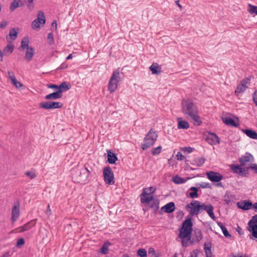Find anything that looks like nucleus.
Returning <instances> with one entry per match:
<instances>
[{
  "mask_svg": "<svg viewBox=\"0 0 257 257\" xmlns=\"http://www.w3.org/2000/svg\"><path fill=\"white\" fill-rule=\"evenodd\" d=\"M217 225L220 227L221 229L222 232L224 235L226 237H230L231 235L229 234L226 228L223 225V224L220 222H217Z\"/></svg>",
  "mask_w": 257,
  "mask_h": 257,
  "instance_id": "nucleus-36",
  "label": "nucleus"
},
{
  "mask_svg": "<svg viewBox=\"0 0 257 257\" xmlns=\"http://www.w3.org/2000/svg\"><path fill=\"white\" fill-rule=\"evenodd\" d=\"M34 0H24V2L30 11H32L34 8Z\"/></svg>",
  "mask_w": 257,
  "mask_h": 257,
  "instance_id": "nucleus-44",
  "label": "nucleus"
},
{
  "mask_svg": "<svg viewBox=\"0 0 257 257\" xmlns=\"http://www.w3.org/2000/svg\"><path fill=\"white\" fill-rule=\"evenodd\" d=\"M253 156L250 153H246V155L242 156L239 159L241 166H245L246 163L253 161Z\"/></svg>",
  "mask_w": 257,
  "mask_h": 257,
  "instance_id": "nucleus-20",
  "label": "nucleus"
},
{
  "mask_svg": "<svg viewBox=\"0 0 257 257\" xmlns=\"http://www.w3.org/2000/svg\"><path fill=\"white\" fill-rule=\"evenodd\" d=\"M248 11L251 15H257V6H253L251 4H248Z\"/></svg>",
  "mask_w": 257,
  "mask_h": 257,
  "instance_id": "nucleus-41",
  "label": "nucleus"
},
{
  "mask_svg": "<svg viewBox=\"0 0 257 257\" xmlns=\"http://www.w3.org/2000/svg\"><path fill=\"white\" fill-rule=\"evenodd\" d=\"M178 121V128L179 129H187L189 127V123L186 120H183L181 117L177 119Z\"/></svg>",
  "mask_w": 257,
  "mask_h": 257,
  "instance_id": "nucleus-24",
  "label": "nucleus"
},
{
  "mask_svg": "<svg viewBox=\"0 0 257 257\" xmlns=\"http://www.w3.org/2000/svg\"><path fill=\"white\" fill-rule=\"evenodd\" d=\"M158 134L154 128H151L144 139V144L141 145V148L146 150L151 147L156 142Z\"/></svg>",
  "mask_w": 257,
  "mask_h": 257,
  "instance_id": "nucleus-4",
  "label": "nucleus"
},
{
  "mask_svg": "<svg viewBox=\"0 0 257 257\" xmlns=\"http://www.w3.org/2000/svg\"><path fill=\"white\" fill-rule=\"evenodd\" d=\"M243 166L238 165H232L230 166L231 169L235 173L239 174L242 177H247L249 175V167L243 168Z\"/></svg>",
  "mask_w": 257,
  "mask_h": 257,
  "instance_id": "nucleus-11",
  "label": "nucleus"
},
{
  "mask_svg": "<svg viewBox=\"0 0 257 257\" xmlns=\"http://www.w3.org/2000/svg\"><path fill=\"white\" fill-rule=\"evenodd\" d=\"M110 244L109 242H105L101 246V252L104 254L108 253V246Z\"/></svg>",
  "mask_w": 257,
  "mask_h": 257,
  "instance_id": "nucleus-43",
  "label": "nucleus"
},
{
  "mask_svg": "<svg viewBox=\"0 0 257 257\" xmlns=\"http://www.w3.org/2000/svg\"><path fill=\"white\" fill-rule=\"evenodd\" d=\"M72 178L74 182L85 184L87 181V173L82 168H74L71 170Z\"/></svg>",
  "mask_w": 257,
  "mask_h": 257,
  "instance_id": "nucleus-3",
  "label": "nucleus"
},
{
  "mask_svg": "<svg viewBox=\"0 0 257 257\" xmlns=\"http://www.w3.org/2000/svg\"><path fill=\"white\" fill-rule=\"evenodd\" d=\"M159 202L158 200H155L153 203L150 205V208H154L157 211L159 208Z\"/></svg>",
  "mask_w": 257,
  "mask_h": 257,
  "instance_id": "nucleus-48",
  "label": "nucleus"
},
{
  "mask_svg": "<svg viewBox=\"0 0 257 257\" xmlns=\"http://www.w3.org/2000/svg\"><path fill=\"white\" fill-rule=\"evenodd\" d=\"M199 207L200 211L201 212L202 210H206L207 207H208V205H205L204 203H202V204L200 203V204H199Z\"/></svg>",
  "mask_w": 257,
  "mask_h": 257,
  "instance_id": "nucleus-59",
  "label": "nucleus"
},
{
  "mask_svg": "<svg viewBox=\"0 0 257 257\" xmlns=\"http://www.w3.org/2000/svg\"><path fill=\"white\" fill-rule=\"evenodd\" d=\"M63 104L60 102L45 101L39 103V108L45 109L60 108Z\"/></svg>",
  "mask_w": 257,
  "mask_h": 257,
  "instance_id": "nucleus-9",
  "label": "nucleus"
},
{
  "mask_svg": "<svg viewBox=\"0 0 257 257\" xmlns=\"http://www.w3.org/2000/svg\"><path fill=\"white\" fill-rule=\"evenodd\" d=\"M29 39L28 37H24L21 42V45L20 47H21L22 49H25L26 48L27 49L28 48H30L29 47Z\"/></svg>",
  "mask_w": 257,
  "mask_h": 257,
  "instance_id": "nucleus-39",
  "label": "nucleus"
},
{
  "mask_svg": "<svg viewBox=\"0 0 257 257\" xmlns=\"http://www.w3.org/2000/svg\"><path fill=\"white\" fill-rule=\"evenodd\" d=\"M25 174L27 176L30 177L31 179H34L36 177V175L33 171H27L25 172Z\"/></svg>",
  "mask_w": 257,
  "mask_h": 257,
  "instance_id": "nucleus-50",
  "label": "nucleus"
},
{
  "mask_svg": "<svg viewBox=\"0 0 257 257\" xmlns=\"http://www.w3.org/2000/svg\"><path fill=\"white\" fill-rule=\"evenodd\" d=\"M18 32L16 30L15 28H12L10 30L9 36H6V39L8 42H10V39L12 40H15L18 36Z\"/></svg>",
  "mask_w": 257,
  "mask_h": 257,
  "instance_id": "nucleus-26",
  "label": "nucleus"
},
{
  "mask_svg": "<svg viewBox=\"0 0 257 257\" xmlns=\"http://www.w3.org/2000/svg\"><path fill=\"white\" fill-rule=\"evenodd\" d=\"M48 87L50 88H54L55 89L59 90V85L54 84L49 85Z\"/></svg>",
  "mask_w": 257,
  "mask_h": 257,
  "instance_id": "nucleus-64",
  "label": "nucleus"
},
{
  "mask_svg": "<svg viewBox=\"0 0 257 257\" xmlns=\"http://www.w3.org/2000/svg\"><path fill=\"white\" fill-rule=\"evenodd\" d=\"M182 150L184 152H187L188 153H190L193 152V151L194 150V148L188 147L183 148Z\"/></svg>",
  "mask_w": 257,
  "mask_h": 257,
  "instance_id": "nucleus-57",
  "label": "nucleus"
},
{
  "mask_svg": "<svg viewBox=\"0 0 257 257\" xmlns=\"http://www.w3.org/2000/svg\"><path fill=\"white\" fill-rule=\"evenodd\" d=\"M47 39L49 40V44L51 45L54 43V40L53 38V35L52 33H49L48 34Z\"/></svg>",
  "mask_w": 257,
  "mask_h": 257,
  "instance_id": "nucleus-51",
  "label": "nucleus"
},
{
  "mask_svg": "<svg viewBox=\"0 0 257 257\" xmlns=\"http://www.w3.org/2000/svg\"><path fill=\"white\" fill-rule=\"evenodd\" d=\"M198 113L193 114L189 117V119H192L194 120L195 125H200L202 123V121L200 120V117L198 114Z\"/></svg>",
  "mask_w": 257,
  "mask_h": 257,
  "instance_id": "nucleus-35",
  "label": "nucleus"
},
{
  "mask_svg": "<svg viewBox=\"0 0 257 257\" xmlns=\"http://www.w3.org/2000/svg\"><path fill=\"white\" fill-rule=\"evenodd\" d=\"M243 132L248 137L252 139H257V133L251 129H245L242 130Z\"/></svg>",
  "mask_w": 257,
  "mask_h": 257,
  "instance_id": "nucleus-28",
  "label": "nucleus"
},
{
  "mask_svg": "<svg viewBox=\"0 0 257 257\" xmlns=\"http://www.w3.org/2000/svg\"><path fill=\"white\" fill-rule=\"evenodd\" d=\"M117 160V157L110 150L107 151V162L110 164H113Z\"/></svg>",
  "mask_w": 257,
  "mask_h": 257,
  "instance_id": "nucleus-27",
  "label": "nucleus"
},
{
  "mask_svg": "<svg viewBox=\"0 0 257 257\" xmlns=\"http://www.w3.org/2000/svg\"><path fill=\"white\" fill-rule=\"evenodd\" d=\"M8 25V22L7 21H3L0 24V28L2 29H5Z\"/></svg>",
  "mask_w": 257,
  "mask_h": 257,
  "instance_id": "nucleus-62",
  "label": "nucleus"
},
{
  "mask_svg": "<svg viewBox=\"0 0 257 257\" xmlns=\"http://www.w3.org/2000/svg\"><path fill=\"white\" fill-rule=\"evenodd\" d=\"M172 181L173 182L177 184H182L185 183L186 181L184 178L178 176H176L173 177Z\"/></svg>",
  "mask_w": 257,
  "mask_h": 257,
  "instance_id": "nucleus-40",
  "label": "nucleus"
},
{
  "mask_svg": "<svg viewBox=\"0 0 257 257\" xmlns=\"http://www.w3.org/2000/svg\"><path fill=\"white\" fill-rule=\"evenodd\" d=\"M14 46L13 44H8L4 49V52L9 53L10 54L12 53L14 51Z\"/></svg>",
  "mask_w": 257,
  "mask_h": 257,
  "instance_id": "nucleus-45",
  "label": "nucleus"
},
{
  "mask_svg": "<svg viewBox=\"0 0 257 257\" xmlns=\"http://www.w3.org/2000/svg\"><path fill=\"white\" fill-rule=\"evenodd\" d=\"M181 244L183 247H187L189 245H192L195 243H198V241H197L195 238H194L191 235H190V237H186L185 238H181Z\"/></svg>",
  "mask_w": 257,
  "mask_h": 257,
  "instance_id": "nucleus-17",
  "label": "nucleus"
},
{
  "mask_svg": "<svg viewBox=\"0 0 257 257\" xmlns=\"http://www.w3.org/2000/svg\"><path fill=\"white\" fill-rule=\"evenodd\" d=\"M209 246H208L206 243H204V250L205 252L206 256L208 257L209 256H212V253L211 251V243H209Z\"/></svg>",
  "mask_w": 257,
  "mask_h": 257,
  "instance_id": "nucleus-38",
  "label": "nucleus"
},
{
  "mask_svg": "<svg viewBox=\"0 0 257 257\" xmlns=\"http://www.w3.org/2000/svg\"><path fill=\"white\" fill-rule=\"evenodd\" d=\"M62 97L61 91H57L45 96V98L47 100H55Z\"/></svg>",
  "mask_w": 257,
  "mask_h": 257,
  "instance_id": "nucleus-21",
  "label": "nucleus"
},
{
  "mask_svg": "<svg viewBox=\"0 0 257 257\" xmlns=\"http://www.w3.org/2000/svg\"><path fill=\"white\" fill-rule=\"evenodd\" d=\"M253 101L256 106H257V89L252 94Z\"/></svg>",
  "mask_w": 257,
  "mask_h": 257,
  "instance_id": "nucleus-58",
  "label": "nucleus"
},
{
  "mask_svg": "<svg viewBox=\"0 0 257 257\" xmlns=\"http://www.w3.org/2000/svg\"><path fill=\"white\" fill-rule=\"evenodd\" d=\"M162 150V147L159 146L157 148L153 149L152 151V154L153 156H156L159 155Z\"/></svg>",
  "mask_w": 257,
  "mask_h": 257,
  "instance_id": "nucleus-47",
  "label": "nucleus"
},
{
  "mask_svg": "<svg viewBox=\"0 0 257 257\" xmlns=\"http://www.w3.org/2000/svg\"><path fill=\"white\" fill-rule=\"evenodd\" d=\"M249 81V79L247 78H245L241 80L240 84L237 86L235 90V93L236 95H238L239 93L243 92L247 88L246 84Z\"/></svg>",
  "mask_w": 257,
  "mask_h": 257,
  "instance_id": "nucleus-14",
  "label": "nucleus"
},
{
  "mask_svg": "<svg viewBox=\"0 0 257 257\" xmlns=\"http://www.w3.org/2000/svg\"><path fill=\"white\" fill-rule=\"evenodd\" d=\"M247 230L251 233L250 239L257 238V214L254 215L247 223Z\"/></svg>",
  "mask_w": 257,
  "mask_h": 257,
  "instance_id": "nucleus-6",
  "label": "nucleus"
},
{
  "mask_svg": "<svg viewBox=\"0 0 257 257\" xmlns=\"http://www.w3.org/2000/svg\"><path fill=\"white\" fill-rule=\"evenodd\" d=\"M189 190L191 191L192 192L189 193V197L191 198H197L199 196V195L198 194V189L197 188L195 187H191Z\"/></svg>",
  "mask_w": 257,
  "mask_h": 257,
  "instance_id": "nucleus-34",
  "label": "nucleus"
},
{
  "mask_svg": "<svg viewBox=\"0 0 257 257\" xmlns=\"http://www.w3.org/2000/svg\"><path fill=\"white\" fill-rule=\"evenodd\" d=\"M20 7L19 2L18 0H14L11 4L10 10L11 11H14L16 9Z\"/></svg>",
  "mask_w": 257,
  "mask_h": 257,
  "instance_id": "nucleus-42",
  "label": "nucleus"
},
{
  "mask_svg": "<svg viewBox=\"0 0 257 257\" xmlns=\"http://www.w3.org/2000/svg\"><path fill=\"white\" fill-rule=\"evenodd\" d=\"M120 79L119 71L118 69L115 70L113 71L108 82V90L110 92H113L116 89Z\"/></svg>",
  "mask_w": 257,
  "mask_h": 257,
  "instance_id": "nucleus-5",
  "label": "nucleus"
},
{
  "mask_svg": "<svg viewBox=\"0 0 257 257\" xmlns=\"http://www.w3.org/2000/svg\"><path fill=\"white\" fill-rule=\"evenodd\" d=\"M83 169H85V170L86 171L87 173V179L88 178L89 175L90 174L91 172L92 171V168L90 167V168H88L86 165H85L84 167H82Z\"/></svg>",
  "mask_w": 257,
  "mask_h": 257,
  "instance_id": "nucleus-52",
  "label": "nucleus"
},
{
  "mask_svg": "<svg viewBox=\"0 0 257 257\" xmlns=\"http://www.w3.org/2000/svg\"><path fill=\"white\" fill-rule=\"evenodd\" d=\"M46 22L45 16L44 13L40 11L37 14V18L34 20L32 23V27L33 29L40 27V25H44Z\"/></svg>",
  "mask_w": 257,
  "mask_h": 257,
  "instance_id": "nucleus-10",
  "label": "nucleus"
},
{
  "mask_svg": "<svg viewBox=\"0 0 257 257\" xmlns=\"http://www.w3.org/2000/svg\"><path fill=\"white\" fill-rule=\"evenodd\" d=\"M182 111L186 117L189 119V117L198 113L197 106L190 99H183L181 102Z\"/></svg>",
  "mask_w": 257,
  "mask_h": 257,
  "instance_id": "nucleus-2",
  "label": "nucleus"
},
{
  "mask_svg": "<svg viewBox=\"0 0 257 257\" xmlns=\"http://www.w3.org/2000/svg\"><path fill=\"white\" fill-rule=\"evenodd\" d=\"M193 222L190 216H187L185 220L183 222L181 227L179 228L178 237L180 238H185L190 237L193 230Z\"/></svg>",
  "mask_w": 257,
  "mask_h": 257,
  "instance_id": "nucleus-1",
  "label": "nucleus"
},
{
  "mask_svg": "<svg viewBox=\"0 0 257 257\" xmlns=\"http://www.w3.org/2000/svg\"><path fill=\"white\" fill-rule=\"evenodd\" d=\"M200 251L198 249H194L191 253L189 257H198V254Z\"/></svg>",
  "mask_w": 257,
  "mask_h": 257,
  "instance_id": "nucleus-53",
  "label": "nucleus"
},
{
  "mask_svg": "<svg viewBox=\"0 0 257 257\" xmlns=\"http://www.w3.org/2000/svg\"><path fill=\"white\" fill-rule=\"evenodd\" d=\"M236 230L238 232V233L239 235L243 234L244 232L240 226H237V227L236 229Z\"/></svg>",
  "mask_w": 257,
  "mask_h": 257,
  "instance_id": "nucleus-63",
  "label": "nucleus"
},
{
  "mask_svg": "<svg viewBox=\"0 0 257 257\" xmlns=\"http://www.w3.org/2000/svg\"><path fill=\"white\" fill-rule=\"evenodd\" d=\"M149 195L148 192L145 190H143L142 194L140 195L141 202L143 204H147L149 203L151 201L153 200L154 198L153 196H147Z\"/></svg>",
  "mask_w": 257,
  "mask_h": 257,
  "instance_id": "nucleus-18",
  "label": "nucleus"
},
{
  "mask_svg": "<svg viewBox=\"0 0 257 257\" xmlns=\"http://www.w3.org/2000/svg\"><path fill=\"white\" fill-rule=\"evenodd\" d=\"M197 186H198L199 188H211V185L209 183H202L201 184L199 183L197 184Z\"/></svg>",
  "mask_w": 257,
  "mask_h": 257,
  "instance_id": "nucleus-49",
  "label": "nucleus"
},
{
  "mask_svg": "<svg viewBox=\"0 0 257 257\" xmlns=\"http://www.w3.org/2000/svg\"><path fill=\"white\" fill-rule=\"evenodd\" d=\"M236 205L238 208L243 210H248L251 208L252 202L250 200H244L238 202Z\"/></svg>",
  "mask_w": 257,
  "mask_h": 257,
  "instance_id": "nucleus-16",
  "label": "nucleus"
},
{
  "mask_svg": "<svg viewBox=\"0 0 257 257\" xmlns=\"http://www.w3.org/2000/svg\"><path fill=\"white\" fill-rule=\"evenodd\" d=\"M249 168L250 169L253 171L254 173L255 174H257V164L253 163L251 164L249 166Z\"/></svg>",
  "mask_w": 257,
  "mask_h": 257,
  "instance_id": "nucleus-56",
  "label": "nucleus"
},
{
  "mask_svg": "<svg viewBox=\"0 0 257 257\" xmlns=\"http://www.w3.org/2000/svg\"><path fill=\"white\" fill-rule=\"evenodd\" d=\"M222 121L227 125L237 127L239 125L238 123L236 122L233 119L229 117H222Z\"/></svg>",
  "mask_w": 257,
  "mask_h": 257,
  "instance_id": "nucleus-23",
  "label": "nucleus"
},
{
  "mask_svg": "<svg viewBox=\"0 0 257 257\" xmlns=\"http://www.w3.org/2000/svg\"><path fill=\"white\" fill-rule=\"evenodd\" d=\"M137 254L140 257H146L147 255V251L145 248H140L137 251Z\"/></svg>",
  "mask_w": 257,
  "mask_h": 257,
  "instance_id": "nucleus-46",
  "label": "nucleus"
},
{
  "mask_svg": "<svg viewBox=\"0 0 257 257\" xmlns=\"http://www.w3.org/2000/svg\"><path fill=\"white\" fill-rule=\"evenodd\" d=\"M143 190H145L146 191H147L148 192V194L150 195V194H153L155 192L156 188H154L153 187H150L149 188L144 189Z\"/></svg>",
  "mask_w": 257,
  "mask_h": 257,
  "instance_id": "nucleus-54",
  "label": "nucleus"
},
{
  "mask_svg": "<svg viewBox=\"0 0 257 257\" xmlns=\"http://www.w3.org/2000/svg\"><path fill=\"white\" fill-rule=\"evenodd\" d=\"M192 237L195 238L197 241L199 242L203 237L202 231L200 229L196 228L194 230V233L192 235Z\"/></svg>",
  "mask_w": 257,
  "mask_h": 257,
  "instance_id": "nucleus-29",
  "label": "nucleus"
},
{
  "mask_svg": "<svg viewBox=\"0 0 257 257\" xmlns=\"http://www.w3.org/2000/svg\"><path fill=\"white\" fill-rule=\"evenodd\" d=\"M104 181L109 185L114 184V174L110 167H104L103 170Z\"/></svg>",
  "mask_w": 257,
  "mask_h": 257,
  "instance_id": "nucleus-8",
  "label": "nucleus"
},
{
  "mask_svg": "<svg viewBox=\"0 0 257 257\" xmlns=\"http://www.w3.org/2000/svg\"><path fill=\"white\" fill-rule=\"evenodd\" d=\"M213 209L214 207H213V206L211 204H209L208 205V207H207V209L206 210H205V211H206L207 213L209 214V212H211L213 211Z\"/></svg>",
  "mask_w": 257,
  "mask_h": 257,
  "instance_id": "nucleus-61",
  "label": "nucleus"
},
{
  "mask_svg": "<svg viewBox=\"0 0 257 257\" xmlns=\"http://www.w3.org/2000/svg\"><path fill=\"white\" fill-rule=\"evenodd\" d=\"M235 196L231 194L230 192L227 191L224 196V201L228 205L231 202H233Z\"/></svg>",
  "mask_w": 257,
  "mask_h": 257,
  "instance_id": "nucleus-30",
  "label": "nucleus"
},
{
  "mask_svg": "<svg viewBox=\"0 0 257 257\" xmlns=\"http://www.w3.org/2000/svg\"><path fill=\"white\" fill-rule=\"evenodd\" d=\"M175 205L174 202H171L161 207V210L166 213H170L174 211Z\"/></svg>",
  "mask_w": 257,
  "mask_h": 257,
  "instance_id": "nucleus-19",
  "label": "nucleus"
},
{
  "mask_svg": "<svg viewBox=\"0 0 257 257\" xmlns=\"http://www.w3.org/2000/svg\"><path fill=\"white\" fill-rule=\"evenodd\" d=\"M25 244L24 239L23 238H21L19 239L17 242V246L18 247H20L22 245Z\"/></svg>",
  "mask_w": 257,
  "mask_h": 257,
  "instance_id": "nucleus-55",
  "label": "nucleus"
},
{
  "mask_svg": "<svg viewBox=\"0 0 257 257\" xmlns=\"http://www.w3.org/2000/svg\"><path fill=\"white\" fill-rule=\"evenodd\" d=\"M205 159L203 157L194 159L192 161V164L195 165L197 167L201 166L205 162Z\"/></svg>",
  "mask_w": 257,
  "mask_h": 257,
  "instance_id": "nucleus-33",
  "label": "nucleus"
},
{
  "mask_svg": "<svg viewBox=\"0 0 257 257\" xmlns=\"http://www.w3.org/2000/svg\"><path fill=\"white\" fill-rule=\"evenodd\" d=\"M149 69L153 74L159 75L162 72L161 67L159 66L157 63H153L149 67Z\"/></svg>",
  "mask_w": 257,
  "mask_h": 257,
  "instance_id": "nucleus-22",
  "label": "nucleus"
},
{
  "mask_svg": "<svg viewBox=\"0 0 257 257\" xmlns=\"http://www.w3.org/2000/svg\"><path fill=\"white\" fill-rule=\"evenodd\" d=\"M176 157L178 160H183L185 158V157L180 152H178Z\"/></svg>",
  "mask_w": 257,
  "mask_h": 257,
  "instance_id": "nucleus-60",
  "label": "nucleus"
},
{
  "mask_svg": "<svg viewBox=\"0 0 257 257\" xmlns=\"http://www.w3.org/2000/svg\"><path fill=\"white\" fill-rule=\"evenodd\" d=\"M34 55V49L30 47V48H28L27 52L26 53V55L25 56V58L30 61L32 60L33 55Z\"/></svg>",
  "mask_w": 257,
  "mask_h": 257,
  "instance_id": "nucleus-31",
  "label": "nucleus"
},
{
  "mask_svg": "<svg viewBox=\"0 0 257 257\" xmlns=\"http://www.w3.org/2000/svg\"><path fill=\"white\" fill-rule=\"evenodd\" d=\"M199 204H200V201L193 200L186 205L185 208L189 212L188 216L192 218L193 215H197L200 212Z\"/></svg>",
  "mask_w": 257,
  "mask_h": 257,
  "instance_id": "nucleus-7",
  "label": "nucleus"
},
{
  "mask_svg": "<svg viewBox=\"0 0 257 257\" xmlns=\"http://www.w3.org/2000/svg\"><path fill=\"white\" fill-rule=\"evenodd\" d=\"M207 143L211 145L219 144L220 139L214 133H209L205 139Z\"/></svg>",
  "mask_w": 257,
  "mask_h": 257,
  "instance_id": "nucleus-13",
  "label": "nucleus"
},
{
  "mask_svg": "<svg viewBox=\"0 0 257 257\" xmlns=\"http://www.w3.org/2000/svg\"><path fill=\"white\" fill-rule=\"evenodd\" d=\"M11 82L17 88H20L22 87H24L23 84L20 81H17L16 76H13L11 78Z\"/></svg>",
  "mask_w": 257,
  "mask_h": 257,
  "instance_id": "nucleus-37",
  "label": "nucleus"
},
{
  "mask_svg": "<svg viewBox=\"0 0 257 257\" xmlns=\"http://www.w3.org/2000/svg\"><path fill=\"white\" fill-rule=\"evenodd\" d=\"M207 178L212 182H218L223 179V176L219 173L209 171L206 173Z\"/></svg>",
  "mask_w": 257,
  "mask_h": 257,
  "instance_id": "nucleus-12",
  "label": "nucleus"
},
{
  "mask_svg": "<svg viewBox=\"0 0 257 257\" xmlns=\"http://www.w3.org/2000/svg\"><path fill=\"white\" fill-rule=\"evenodd\" d=\"M35 225L36 221L35 220H31L21 227V228L22 229L21 231H25L28 230Z\"/></svg>",
  "mask_w": 257,
  "mask_h": 257,
  "instance_id": "nucleus-32",
  "label": "nucleus"
},
{
  "mask_svg": "<svg viewBox=\"0 0 257 257\" xmlns=\"http://www.w3.org/2000/svg\"><path fill=\"white\" fill-rule=\"evenodd\" d=\"M71 85L69 82L64 81L62 82L59 85V90L58 91H61V94H62V92H65L69 89H70Z\"/></svg>",
  "mask_w": 257,
  "mask_h": 257,
  "instance_id": "nucleus-25",
  "label": "nucleus"
},
{
  "mask_svg": "<svg viewBox=\"0 0 257 257\" xmlns=\"http://www.w3.org/2000/svg\"><path fill=\"white\" fill-rule=\"evenodd\" d=\"M20 214V203L18 201L15 203V205L12 208L11 219L13 222H15L17 220L19 217Z\"/></svg>",
  "mask_w": 257,
  "mask_h": 257,
  "instance_id": "nucleus-15",
  "label": "nucleus"
}]
</instances>
